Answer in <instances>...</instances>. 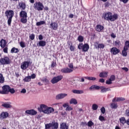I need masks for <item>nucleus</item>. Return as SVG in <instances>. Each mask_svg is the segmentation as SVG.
<instances>
[{
    "label": "nucleus",
    "mask_w": 129,
    "mask_h": 129,
    "mask_svg": "<svg viewBox=\"0 0 129 129\" xmlns=\"http://www.w3.org/2000/svg\"><path fill=\"white\" fill-rule=\"evenodd\" d=\"M83 47V43H79L78 45V48L79 50H82Z\"/></svg>",
    "instance_id": "obj_50"
},
{
    "label": "nucleus",
    "mask_w": 129,
    "mask_h": 129,
    "mask_svg": "<svg viewBox=\"0 0 129 129\" xmlns=\"http://www.w3.org/2000/svg\"><path fill=\"white\" fill-rule=\"evenodd\" d=\"M69 68H71V69H73L74 67H73V63H71L69 64Z\"/></svg>",
    "instance_id": "obj_58"
},
{
    "label": "nucleus",
    "mask_w": 129,
    "mask_h": 129,
    "mask_svg": "<svg viewBox=\"0 0 129 129\" xmlns=\"http://www.w3.org/2000/svg\"><path fill=\"white\" fill-rule=\"evenodd\" d=\"M55 66H56V62L54 61H52L51 62V68H54V67H55Z\"/></svg>",
    "instance_id": "obj_54"
},
{
    "label": "nucleus",
    "mask_w": 129,
    "mask_h": 129,
    "mask_svg": "<svg viewBox=\"0 0 129 129\" xmlns=\"http://www.w3.org/2000/svg\"><path fill=\"white\" fill-rule=\"evenodd\" d=\"M111 38H113V39L116 38V35H115V34H114V33H112L111 34Z\"/></svg>",
    "instance_id": "obj_59"
},
{
    "label": "nucleus",
    "mask_w": 129,
    "mask_h": 129,
    "mask_svg": "<svg viewBox=\"0 0 129 129\" xmlns=\"http://www.w3.org/2000/svg\"><path fill=\"white\" fill-rule=\"evenodd\" d=\"M5 82V78L2 74H0V83H4Z\"/></svg>",
    "instance_id": "obj_38"
},
{
    "label": "nucleus",
    "mask_w": 129,
    "mask_h": 129,
    "mask_svg": "<svg viewBox=\"0 0 129 129\" xmlns=\"http://www.w3.org/2000/svg\"><path fill=\"white\" fill-rule=\"evenodd\" d=\"M50 28L52 30H54V31H56L58 29V23L57 22H51L50 24Z\"/></svg>",
    "instance_id": "obj_13"
},
{
    "label": "nucleus",
    "mask_w": 129,
    "mask_h": 129,
    "mask_svg": "<svg viewBox=\"0 0 129 129\" xmlns=\"http://www.w3.org/2000/svg\"><path fill=\"white\" fill-rule=\"evenodd\" d=\"M62 79H63V76L62 75L57 76L56 77H53L50 81V82H51L52 84H55L56 83H58L59 81H61Z\"/></svg>",
    "instance_id": "obj_9"
},
{
    "label": "nucleus",
    "mask_w": 129,
    "mask_h": 129,
    "mask_svg": "<svg viewBox=\"0 0 129 129\" xmlns=\"http://www.w3.org/2000/svg\"><path fill=\"white\" fill-rule=\"evenodd\" d=\"M51 127H52L51 123H49L45 124V129H51Z\"/></svg>",
    "instance_id": "obj_43"
},
{
    "label": "nucleus",
    "mask_w": 129,
    "mask_h": 129,
    "mask_svg": "<svg viewBox=\"0 0 129 129\" xmlns=\"http://www.w3.org/2000/svg\"><path fill=\"white\" fill-rule=\"evenodd\" d=\"M9 116V113L8 112H2L0 114V118L4 119L7 118Z\"/></svg>",
    "instance_id": "obj_17"
},
{
    "label": "nucleus",
    "mask_w": 129,
    "mask_h": 129,
    "mask_svg": "<svg viewBox=\"0 0 129 129\" xmlns=\"http://www.w3.org/2000/svg\"><path fill=\"white\" fill-rule=\"evenodd\" d=\"M120 123H121L123 125H124L125 123H126V120L125 119V117H121L119 119Z\"/></svg>",
    "instance_id": "obj_28"
},
{
    "label": "nucleus",
    "mask_w": 129,
    "mask_h": 129,
    "mask_svg": "<svg viewBox=\"0 0 129 129\" xmlns=\"http://www.w3.org/2000/svg\"><path fill=\"white\" fill-rule=\"evenodd\" d=\"M38 109L39 111H42L43 113H46L47 114L52 113L54 111V108L51 107H48L44 104H41L40 108H38Z\"/></svg>",
    "instance_id": "obj_2"
},
{
    "label": "nucleus",
    "mask_w": 129,
    "mask_h": 129,
    "mask_svg": "<svg viewBox=\"0 0 129 129\" xmlns=\"http://www.w3.org/2000/svg\"><path fill=\"white\" fill-rule=\"evenodd\" d=\"M19 16L21 18V23H22V24H27L28 22V13L26 11L22 10L19 13Z\"/></svg>",
    "instance_id": "obj_6"
},
{
    "label": "nucleus",
    "mask_w": 129,
    "mask_h": 129,
    "mask_svg": "<svg viewBox=\"0 0 129 129\" xmlns=\"http://www.w3.org/2000/svg\"><path fill=\"white\" fill-rule=\"evenodd\" d=\"M38 39L40 41H42V39H43V35H42L41 34L39 35L38 36Z\"/></svg>",
    "instance_id": "obj_61"
},
{
    "label": "nucleus",
    "mask_w": 129,
    "mask_h": 129,
    "mask_svg": "<svg viewBox=\"0 0 129 129\" xmlns=\"http://www.w3.org/2000/svg\"><path fill=\"white\" fill-rule=\"evenodd\" d=\"M109 79L110 80H111L112 81H114V80H115V76H114V75H111L110 76Z\"/></svg>",
    "instance_id": "obj_51"
},
{
    "label": "nucleus",
    "mask_w": 129,
    "mask_h": 129,
    "mask_svg": "<svg viewBox=\"0 0 129 129\" xmlns=\"http://www.w3.org/2000/svg\"><path fill=\"white\" fill-rule=\"evenodd\" d=\"M11 102H6L4 103L2 105V106L3 107H5V108H12V105H11Z\"/></svg>",
    "instance_id": "obj_26"
},
{
    "label": "nucleus",
    "mask_w": 129,
    "mask_h": 129,
    "mask_svg": "<svg viewBox=\"0 0 129 129\" xmlns=\"http://www.w3.org/2000/svg\"><path fill=\"white\" fill-rule=\"evenodd\" d=\"M8 47H6L3 49V52L7 54L8 53Z\"/></svg>",
    "instance_id": "obj_55"
},
{
    "label": "nucleus",
    "mask_w": 129,
    "mask_h": 129,
    "mask_svg": "<svg viewBox=\"0 0 129 129\" xmlns=\"http://www.w3.org/2000/svg\"><path fill=\"white\" fill-rule=\"evenodd\" d=\"M114 44L116 47H120V46L121 45V42H120V41H119V40H116L114 42Z\"/></svg>",
    "instance_id": "obj_35"
},
{
    "label": "nucleus",
    "mask_w": 129,
    "mask_h": 129,
    "mask_svg": "<svg viewBox=\"0 0 129 129\" xmlns=\"http://www.w3.org/2000/svg\"><path fill=\"white\" fill-rule=\"evenodd\" d=\"M99 120H100V121H105V118H104V117H103V116L100 115L99 117Z\"/></svg>",
    "instance_id": "obj_47"
},
{
    "label": "nucleus",
    "mask_w": 129,
    "mask_h": 129,
    "mask_svg": "<svg viewBox=\"0 0 129 129\" xmlns=\"http://www.w3.org/2000/svg\"><path fill=\"white\" fill-rule=\"evenodd\" d=\"M47 44V42L44 40H40L37 44V46L38 47H45Z\"/></svg>",
    "instance_id": "obj_22"
},
{
    "label": "nucleus",
    "mask_w": 129,
    "mask_h": 129,
    "mask_svg": "<svg viewBox=\"0 0 129 129\" xmlns=\"http://www.w3.org/2000/svg\"><path fill=\"white\" fill-rule=\"evenodd\" d=\"M125 114L126 116H129V110L128 109H126L125 110Z\"/></svg>",
    "instance_id": "obj_56"
},
{
    "label": "nucleus",
    "mask_w": 129,
    "mask_h": 129,
    "mask_svg": "<svg viewBox=\"0 0 129 129\" xmlns=\"http://www.w3.org/2000/svg\"><path fill=\"white\" fill-rule=\"evenodd\" d=\"M100 110L102 114H104V113H105V108L104 107H102L100 109Z\"/></svg>",
    "instance_id": "obj_48"
},
{
    "label": "nucleus",
    "mask_w": 129,
    "mask_h": 129,
    "mask_svg": "<svg viewBox=\"0 0 129 129\" xmlns=\"http://www.w3.org/2000/svg\"><path fill=\"white\" fill-rule=\"evenodd\" d=\"M118 106H117V103H112L110 104V107L112 109H116V108H117Z\"/></svg>",
    "instance_id": "obj_30"
},
{
    "label": "nucleus",
    "mask_w": 129,
    "mask_h": 129,
    "mask_svg": "<svg viewBox=\"0 0 129 129\" xmlns=\"http://www.w3.org/2000/svg\"><path fill=\"white\" fill-rule=\"evenodd\" d=\"M50 123L51 124V129H58V127H59V123L57 122H55V120Z\"/></svg>",
    "instance_id": "obj_16"
},
{
    "label": "nucleus",
    "mask_w": 129,
    "mask_h": 129,
    "mask_svg": "<svg viewBox=\"0 0 129 129\" xmlns=\"http://www.w3.org/2000/svg\"><path fill=\"white\" fill-rule=\"evenodd\" d=\"M90 90H95L98 89H101V93H104L105 92H107V91H110V88H105L104 86H97L96 85H94L91 86L89 88Z\"/></svg>",
    "instance_id": "obj_5"
},
{
    "label": "nucleus",
    "mask_w": 129,
    "mask_h": 129,
    "mask_svg": "<svg viewBox=\"0 0 129 129\" xmlns=\"http://www.w3.org/2000/svg\"><path fill=\"white\" fill-rule=\"evenodd\" d=\"M78 40L79 42L82 43V42H83V41H84V38L82 35H80L78 37Z\"/></svg>",
    "instance_id": "obj_39"
},
{
    "label": "nucleus",
    "mask_w": 129,
    "mask_h": 129,
    "mask_svg": "<svg viewBox=\"0 0 129 129\" xmlns=\"http://www.w3.org/2000/svg\"><path fill=\"white\" fill-rule=\"evenodd\" d=\"M31 76H28L27 77H25L23 79V81L24 82H30L31 81Z\"/></svg>",
    "instance_id": "obj_33"
},
{
    "label": "nucleus",
    "mask_w": 129,
    "mask_h": 129,
    "mask_svg": "<svg viewBox=\"0 0 129 129\" xmlns=\"http://www.w3.org/2000/svg\"><path fill=\"white\" fill-rule=\"evenodd\" d=\"M105 80L104 79H100L99 80V82H100L101 83H104Z\"/></svg>",
    "instance_id": "obj_60"
},
{
    "label": "nucleus",
    "mask_w": 129,
    "mask_h": 129,
    "mask_svg": "<svg viewBox=\"0 0 129 129\" xmlns=\"http://www.w3.org/2000/svg\"><path fill=\"white\" fill-rule=\"evenodd\" d=\"M89 50V45L87 43H85L83 46L82 51L87 52Z\"/></svg>",
    "instance_id": "obj_24"
},
{
    "label": "nucleus",
    "mask_w": 129,
    "mask_h": 129,
    "mask_svg": "<svg viewBox=\"0 0 129 129\" xmlns=\"http://www.w3.org/2000/svg\"><path fill=\"white\" fill-rule=\"evenodd\" d=\"M87 125L89 126V127H91L92 125H94V123L92 120H90L88 122Z\"/></svg>",
    "instance_id": "obj_40"
},
{
    "label": "nucleus",
    "mask_w": 129,
    "mask_h": 129,
    "mask_svg": "<svg viewBox=\"0 0 129 129\" xmlns=\"http://www.w3.org/2000/svg\"><path fill=\"white\" fill-rule=\"evenodd\" d=\"M29 38L30 40H34L35 39V34H32L31 35L29 36Z\"/></svg>",
    "instance_id": "obj_52"
},
{
    "label": "nucleus",
    "mask_w": 129,
    "mask_h": 129,
    "mask_svg": "<svg viewBox=\"0 0 129 129\" xmlns=\"http://www.w3.org/2000/svg\"><path fill=\"white\" fill-rule=\"evenodd\" d=\"M124 100H125V98L122 97H117L116 98V101L118 102L119 101H124Z\"/></svg>",
    "instance_id": "obj_42"
},
{
    "label": "nucleus",
    "mask_w": 129,
    "mask_h": 129,
    "mask_svg": "<svg viewBox=\"0 0 129 129\" xmlns=\"http://www.w3.org/2000/svg\"><path fill=\"white\" fill-rule=\"evenodd\" d=\"M120 2H122V3H123V4H126V3H127V2H128V0H119Z\"/></svg>",
    "instance_id": "obj_64"
},
{
    "label": "nucleus",
    "mask_w": 129,
    "mask_h": 129,
    "mask_svg": "<svg viewBox=\"0 0 129 129\" xmlns=\"http://www.w3.org/2000/svg\"><path fill=\"white\" fill-rule=\"evenodd\" d=\"M34 9L40 12L44 10V5L41 2H36L34 3L33 6Z\"/></svg>",
    "instance_id": "obj_8"
},
{
    "label": "nucleus",
    "mask_w": 129,
    "mask_h": 129,
    "mask_svg": "<svg viewBox=\"0 0 129 129\" xmlns=\"http://www.w3.org/2000/svg\"><path fill=\"white\" fill-rule=\"evenodd\" d=\"M77 103H78V102H77V100H76V99H75V98L71 99L70 101V104L76 105L77 104Z\"/></svg>",
    "instance_id": "obj_31"
},
{
    "label": "nucleus",
    "mask_w": 129,
    "mask_h": 129,
    "mask_svg": "<svg viewBox=\"0 0 129 129\" xmlns=\"http://www.w3.org/2000/svg\"><path fill=\"white\" fill-rule=\"evenodd\" d=\"M92 108L93 110H97L98 108V105L96 104H94L92 105Z\"/></svg>",
    "instance_id": "obj_41"
},
{
    "label": "nucleus",
    "mask_w": 129,
    "mask_h": 129,
    "mask_svg": "<svg viewBox=\"0 0 129 129\" xmlns=\"http://www.w3.org/2000/svg\"><path fill=\"white\" fill-rule=\"evenodd\" d=\"M9 92L11 94H14V93H15L16 90L14 88H11L10 86L7 85L3 86L2 87V91L0 90V94H9Z\"/></svg>",
    "instance_id": "obj_3"
},
{
    "label": "nucleus",
    "mask_w": 129,
    "mask_h": 129,
    "mask_svg": "<svg viewBox=\"0 0 129 129\" xmlns=\"http://www.w3.org/2000/svg\"><path fill=\"white\" fill-rule=\"evenodd\" d=\"M20 45L22 48H25L26 47V43L24 41H21L20 42Z\"/></svg>",
    "instance_id": "obj_44"
},
{
    "label": "nucleus",
    "mask_w": 129,
    "mask_h": 129,
    "mask_svg": "<svg viewBox=\"0 0 129 129\" xmlns=\"http://www.w3.org/2000/svg\"><path fill=\"white\" fill-rule=\"evenodd\" d=\"M75 46L73 45H71V46L70 47V51H71V52H74L75 51Z\"/></svg>",
    "instance_id": "obj_45"
},
{
    "label": "nucleus",
    "mask_w": 129,
    "mask_h": 129,
    "mask_svg": "<svg viewBox=\"0 0 129 129\" xmlns=\"http://www.w3.org/2000/svg\"><path fill=\"white\" fill-rule=\"evenodd\" d=\"M101 78H106L108 76V72H103L100 73L99 75Z\"/></svg>",
    "instance_id": "obj_20"
},
{
    "label": "nucleus",
    "mask_w": 129,
    "mask_h": 129,
    "mask_svg": "<svg viewBox=\"0 0 129 129\" xmlns=\"http://www.w3.org/2000/svg\"><path fill=\"white\" fill-rule=\"evenodd\" d=\"M103 18L104 20L106 21H108V22H114V21H116L117 19H118V14H114L112 15V13L111 12H106L103 15Z\"/></svg>",
    "instance_id": "obj_1"
},
{
    "label": "nucleus",
    "mask_w": 129,
    "mask_h": 129,
    "mask_svg": "<svg viewBox=\"0 0 129 129\" xmlns=\"http://www.w3.org/2000/svg\"><path fill=\"white\" fill-rule=\"evenodd\" d=\"M19 49L16 47H13L11 50V52L12 53H19Z\"/></svg>",
    "instance_id": "obj_34"
},
{
    "label": "nucleus",
    "mask_w": 129,
    "mask_h": 129,
    "mask_svg": "<svg viewBox=\"0 0 129 129\" xmlns=\"http://www.w3.org/2000/svg\"><path fill=\"white\" fill-rule=\"evenodd\" d=\"M43 10L44 11H49V7L47 6L44 7Z\"/></svg>",
    "instance_id": "obj_62"
},
{
    "label": "nucleus",
    "mask_w": 129,
    "mask_h": 129,
    "mask_svg": "<svg viewBox=\"0 0 129 129\" xmlns=\"http://www.w3.org/2000/svg\"><path fill=\"white\" fill-rule=\"evenodd\" d=\"M85 79H87L88 80H91L92 81H95V80H96V78L93 77H85Z\"/></svg>",
    "instance_id": "obj_36"
},
{
    "label": "nucleus",
    "mask_w": 129,
    "mask_h": 129,
    "mask_svg": "<svg viewBox=\"0 0 129 129\" xmlns=\"http://www.w3.org/2000/svg\"><path fill=\"white\" fill-rule=\"evenodd\" d=\"M31 79H35V78H36V75L35 74H33L31 75Z\"/></svg>",
    "instance_id": "obj_57"
},
{
    "label": "nucleus",
    "mask_w": 129,
    "mask_h": 129,
    "mask_svg": "<svg viewBox=\"0 0 129 129\" xmlns=\"http://www.w3.org/2000/svg\"><path fill=\"white\" fill-rule=\"evenodd\" d=\"M72 92L75 94H82L84 93V91L83 90H73Z\"/></svg>",
    "instance_id": "obj_27"
},
{
    "label": "nucleus",
    "mask_w": 129,
    "mask_h": 129,
    "mask_svg": "<svg viewBox=\"0 0 129 129\" xmlns=\"http://www.w3.org/2000/svg\"><path fill=\"white\" fill-rule=\"evenodd\" d=\"M95 47L96 49H103V48L105 47V45L103 43L98 44V42H95Z\"/></svg>",
    "instance_id": "obj_19"
},
{
    "label": "nucleus",
    "mask_w": 129,
    "mask_h": 129,
    "mask_svg": "<svg viewBox=\"0 0 129 129\" xmlns=\"http://www.w3.org/2000/svg\"><path fill=\"white\" fill-rule=\"evenodd\" d=\"M60 72H61V73L68 74V73H71L72 72H73V70L71 69H69L68 68H63L60 70Z\"/></svg>",
    "instance_id": "obj_15"
},
{
    "label": "nucleus",
    "mask_w": 129,
    "mask_h": 129,
    "mask_svg": "<svg viewBox=\"0 0 129 129\" xmlns=\"http://www.w3.org/2000/svg\"><path fill=\"white\" fill-rule=\"evenodd\" d=\"M19 6L20 9H21L22 11H25L26 10V8H27V6L26 5V3L24 2H20L18 4Z\"/></svg>",
    "instance_id": "obj_18"
},
{
    "label": "nucleus",
    "mask_w": 129,
    "mask_h": 129,
    "mask_svg": "<svg viewBox=\"0 0 129 129\" xmlns=\"http://www.w3.org/2000/svg\"><path fill=\"white\" fill-rule=\"evenodd\" d=\"M123 48H124L125 49H126L127 50H128V49H129V40H126L125 41Z\"/></svg>",
    "instance_id": "obj_32"
},
{
    "label": "nucleus",
    "mask_w": 129,
    "mask_h": 129,
    "mask_svg": "<svg viewBox=\"0 0 129 129\" xmlns=\"http://www.w3.org/2000/svg\"><path fill=\"white\" fill-rule=\"evenodd\" d=\"M60 129H69V126L65 122L60 124Z\"/></svg>",
    "instance_id": "obj_23"
},
{
    "label": "nucleus",
    "mask_w": 129,
    "mask_h": 129,
    "mask_svg": "<svg viewBox=\"0 0 129 129\" xmlns=\"http://www.w3.org/2000/svg\"><path fill=\"white\" fill-rule=\"evenodd\" d=\"M42 81L43 82H46V83H48V82H49V80L47 79V77H46L45 78H43L42 79Z\"/></svg>",
    "instance_id": "obj_53"
},
{
    "label": "nucleus",
    "mask_w": 129,
    "mask_h": 129,
    "mask_svg": "<svg viewBox=\"0 0 129 129\" xmlns=\"http://www.w3.org/2000/svg\"><path fill=\"white\" fill-rule=\"evenodd\" d=\"M14 15L15 13L13 10H7L5 12V16L6 17H7V19H8L7 23L9 26H11V25L12 24V21L13 20V18L14 17Z\"/></svg>",
    "instance_id": "obj_4"
},
{
    "label": "nucleus",
    "mask_w": 129,
    "mask_h": 129,
    "mask_svg": "<svg viewBox=\"0 0 129 129\" xmlns=\"http://www.w3.org/2000/svg\"><path fill=\"white\" fill-rule=\"evenodd\" d=\"M30 64H32V62L28 61H25L21 64V69L22 70H26L30 66Z\"/></svg>",
    "instance_id": "obj_10"
},
{
    "label": "nucleus",
    "mask_w": 129,
    "mask_h": 129,
    "mask_svg": "<svg viewBox=\"0 0 129 129\" xmlns=\"http://www.w3.org/2000/svg\"><path fill=\"white\" fill-rule=\"evenodd\" d=\"M0 46L2 48H5L7 46V40L2 39L0 41Z\"/></svg>",
    "instance_id": "obj_25"
},
{
    "label": "nucleus",
    "mask_w": 129,
    "mask_h": 129,
    "mask_svg": "<svg viewBox=\"0 0 129 129\" xmlns=\"http://www.w3.org/2000/svg\"><path fill=\"white\" fill-rule=\"evenodd\" d=\"M128 49H126V48H123V50H122V55L123 57H126L127 56V52Z\"/></svg>",
    "instance_id": "obj_29"
},
{
    "label": "nucleus",
    "mask_w": 129,
    "mask_h": 129,
    "mask_svg": "<svg viewBox=\"0 0 129 129\" xmlns=\"http://www.w3.org/2000/svg\"><path fill=\"white\" fill-rule=\"evenodd\" d=\"M27 114H30V115H36L38 112L34 109L27 110L25 111Z\"/></svg>",
    "instance_id": "obj_14"
},
{
    "label": "nucleus",
    "mask_w": 129,
    "mask_h": 129,
    "mask_svg": "<svg viewBox=\"0 0 129 129\" xmlns=\"http://www.w3.org/2000/svg\"><path fill=\"white\" fill-rule=\"evenodd\" d=\"M45 24H46V22L45 21H41L40 22H37L36 25V26L39 27V26H41V25H45Z\"/></svg>",
    "instance_id": "obj_37"
},
{
    "label": "nucleus",
    "mask_w": 129,
    "mask_h": 129,
    "mask_svg": "<svg viewBox=\"0 0 129 129\" xmlns=\"http://www.w3.org/2000/svg\"><path fill=\"white\" fill-rule=\"evenodd\" d=\"M104 29V26L101 25H97L96 27V31L97 32H102V30Z\"/></svg>",
    "instance_id": "obj_21"
},
{
    "label": "nucleus",
    "mask_w": 129,
    "mask_h": 129,
    "mask_svg": "<svg viewBox=\"0 0 129 129\" xmlns=\"http://www.w3.org/2000/svg\"><path fill=\"white\" fill-rule=\"evenodd\" d=\"M105 8H108V7H109V2L105 3Z\"/></svg>",
    "instance_id": "obj_63"
},
{
    "label": "nucleus",
    "mask_w": 129,
    "mask_h": 129,
    "mask_svg": "<svg viewBox=\"0 0 129 129\" xmlns=\"http://www.w3.org/2000/svg\"><path fill=\"white\" fill-rule=\"evenodd\" d=\"M66 111H70L71 110H73V108L71 106H68L66 109Z\"/></svg>",
    "instance_id": "obj_49"
},
{
    "label": "nucleus",
    "mask_w": 129,
    "mask_h": 129,
    "mask_svg": "<svg viewBox=\"0 0 129 129\" xmlns=\"http://www.w3.org/2000/svg\"><path fill=\"white\" fill-rule=\"evenodd\" d=\"M106 84H108V85H110V84H112V81L109 79V80H106Z\"/></svg>",
    "instance_id": "obj_46"
},
{
    "label": "nucleus",
    "mask_w": 129,
    "mask_h": 129,
    "mask_svg": "<svg viewBox=\"0 0 129 129\" xmlns=\"http://www.w3.org/2000/svg\"><path fill=\"white\" fill-rule=\"evenodd\" d=\"M68 94L66 93H60L57 95L55 97V99L59 100V99H63L64 97H66Z\"/></svg>",
    "instance_id": "obj_12"
},
{
    "label": "nucleus",
    "mask_w": 129,
    "mask_h": 129,
    "mask_svg": "<svg viewBox=\"0 0 129 129\" xmlns=\"http://www.w3.org/2000/svg\"><path fill=\"white\" fill-rule=\"evenodd\" d=\"M120 52V50L115 47H113L110 49V53L112 55H117V54H118Z\"/></svg>",
    "instance_id": "obj_11"
},
{
    "label": "nucleus",
    "mask_w": 129,
    "mask_h": 129,
    "mask_svg": "<svg viewBox=\"0 0 129 129\" xmlns=\"http://www.w3.org/2000/svg\"><path fill=\"white\" fill-rule=\"evenodd\" d=\"M12 63V60L9 56H4L0 58L1 65H9Z\"/></svg>",
    "instance_id": "obj_7"
}]
</instances>
